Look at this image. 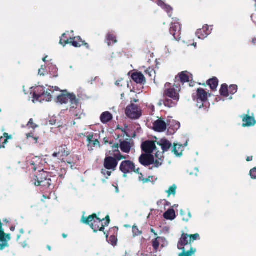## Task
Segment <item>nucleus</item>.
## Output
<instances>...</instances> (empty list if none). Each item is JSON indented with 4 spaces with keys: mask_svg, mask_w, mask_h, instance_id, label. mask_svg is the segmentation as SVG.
I'll return each mask as SVG.
<instances>
[{
    "mask_svg": "<svg viewBox=\"0 0 256 256\" xmlns=\"http://www.w3.org/2000/svg\"><path fill=\"white\" fill-rule=\"evenodd\" d=\"M58 87H50L46 90L42 86H38L35 88L33 91V102H50L52 100V95L54 91H58Z\"/></svg>",
    "mask_w": 256,
    "mask_h": 256,
    "instance_id": "obj_1",
    "label": "nucleus"
},
{
    "mask_svg": "<svg viewBox=\"0 0 256 256\" xmlns=\"http://www.w3.org/2000/svg\"><path fill=\"white\" fill-rule=\"evenodd\" d=\"M106 220L104 218L102 220L96 216V214H93L89 216L86 220H83L84 222L88 224L94 232L98 230L102 231L104 228L107 226L110 222V218L108 216H106Z\"/></svg>",
    "mask_w": 256,
    "mask_h": 256,
    "instance_id": "obj_2",
    "label": "nucleus"
},
{
    "mask_svg": "<svg viewBox=\"0 0 256 256\" xmlns=\"http://www.w3.org/2000/svg\"><path fill=\"white\" fill-rule=\"evenodd\" d=\"M56 100V102L61 104H66L69 102L70 104L71 111L72 109L78 108V100L76 96L73 94L68 93L66 90L62 91V94L57 96Z\"/></svg>",
    "mask_w": 256,
    "mask_h": 256,
    "instance_id": "obj_3",
    "label": "nucleus"
},
{
    "mask_svg": "<svg viewBox=\"0 0 256 256\" xmlns=\"http://www.w3.org/2000/svg\"><path fill=\"white\" fill-rule=\"evenodd\" d=\"M157 144L161 146L162 152H156L155 154L156 160L155 166L158 167L162 164L164 160L163 153L167 152L172 146L171 142L165 138H162L157 142Z\"/></svg>",
    "mask_w": 256,
    "mask_h": 256,
    "instance_id": "obj_4",
    "label": "nucleus"
},
{
    "mask_svg": "<svg viewBox=\"0 0 256 256\" xmlns=\"http://www.w3.org/2000/svg\"><path fill=\"white\" fill-rule=\"evenodd\" d=\"M190 235L183 234L178 244V248L179 250H183V252L179 254L178 256H192L196 252L195 248H190V250L184 252V246L188 244L190 242Z\"/></svg>",
    "mask_w": 256,
    "mask_h": 256,
    "instance_id": "obj_5",
    "label": "nucleus"
},
{
    "mask_svg": "<svg viewBox=\"0 0 256 256\" xmlns=\"http://www.w3.org/2000/svg\"><path fill=\"white\" fill-rule=\"evenodd\" d=\"M193 100L199 108H203L207 102L208 92L202 88H198L196 94L193 95Z\"/></svg>",
    "mask_w": 256,
    "mask_h": 256,
    "instance_id": "obj_6",
    "label": "nucleus"
},
{
    "mask_svg": "<svg viewBox=\"0 0 256 256\" xmlns=\"http://www.w3.org/2000/svg\"><path fill=\"white\" fill-rule=\"evenodd\" d=\"M126 114L130 118L138 119L142 115V110L138 105L132 104L126 107Z\"/></svg>",
    "mask_w": 256,
    "mask_h": 256,
    "instance_id": "obj_7",
    "label": "nucleus"
},
{
    "mask_svg": "<svg viewBox=\"0 0 256 256\" xmlns=\"http://www.w3.org/2000/svg\"><path fill=\"white\" fill-rule=\"evenodd\" d=\"M60 42L63 46H65L66 44L70 43L74 47H80L84 44H84V42L82 40L80 36L74 38H70L69 40L66 37L65 34H62Z\"/></svg>",
    "mask_w": 256,
    "mask_h": 256,
    "instance_id": "obj_8",
    "label": "nucleus"
},
{
    "mask_svg": "<svg viewBox=\"0 0 256 256\" xmlns=\"http://www.w3.org/2000/svg\"><path fill=\"white\" fill-rule=\"evenodd\" d=\"M120 168L124 174L132 172L139 173V168L136 169L134 163L129 160L122 162L120 164Z\"/></svg>",
    "mask_w": 256,
    "mask_h": 256,
    "instance_id": "obj_9",
    "label": "nucleus"
},
{
    "mask_svg": "<svg viewBox=\"0 0 256 256\" xmlns=\"http://www.w3.org/2000/svg\"><path fill=\"white\" fill-rule=\"evenodd\" d=\"M155 156H154L152 154L148 153L142 154L139 158L140 162L144 166H150L152 164L155 165L156 162Z\"/></svg>",
    "mask_w": 256,
    "mask_h": 256,
    "instance_id": "obj_10",
    "label": "nucleus"
},
{
    "mask_svg": "<svg viewBox=\"0 0 256 256\" xmlns=\"http://www.w3.org/2000/svg\"><path fill=\"white\" fill-rule=\"evenodd\" d=\"M47 176L48 173L46 172H40L38 176H36L37 180L34 182V184L37 186L42 185L49 186L50 185V180L46 178Z\"/></svg>",
    "mask_w": 256,
    "mask_h": 256,
    "instance_id": "obj_11",
    "label": "nucleus"
},
{
    "mask_svg": "<svg viewBox=\"0 0 256 256\" xmlns=\"http://www.w3.org/2000/svg\"><path fill=\"white\" fill-rule=\"evenodd\" d=\"M180 91V88L177 84H175L173 88H167L164 91V95L166 98H178L180 99L178 92Z\"/></svg>",
    "mask_w": 256,
    "mask_h": 256,
    "instance_id": "obj_12",
    "label": "nucleus"
},
{
    "mask_svg": "<svg viewBox=\"0 0 256 256\" xmlns=\"http://www.w3.org/2000/svg\"><path fill=\"white\" fill-rule=\"evenodd\" d=\"M167 128L166 122L162 118H160L153 123V129L154 131L162 132Z\"/></svg>",
    "mask_w": 256,
    "mask_h": 256,
    "instance_id": "obj_13",
    "label": "nucleus"
},
{
    "mask_svg": "<svg viewBox=\"0 0 256 256\" xmlns=\"http://www.w3.org/2000/svg\"><path fill=\"white\" fill-rule=\"evenodd\" d=\"M166 124L168 132L170 134H174L180 128V122L172 119L167 120Z\"/></svg>",
    "mask_w": 256,
    "mask_h": 256,
    "instance_id": "obj_14",
    "label": "nucleus"
},
{
    "mask_svg": "<svg viewBox=\"0 0 256 256\" xmlns=\"http://www.w3.org/2000/svg\"><path fill=\"white\" fill-rule=\"evenodd\" d=\"M142 148L145 153L150 154L156 150L155 142L152 140H146L143 142L142 144Z\"/></svg>",
    "mask_w": 256,
    "mask_h": 256,
    "instance_id": "obj_15",
    "label": "nucleus"
},
{
    "mask_svg": "<svg viewBox=\"0 0 256 256\" xmlns=\"http://www.w3.org/2000/svg\"><path fill=\"white\" fill-rule=\"evenodd\" d=\"M170 34L173 36L175 40H179L180 34V23L176 22H172L170 29Z\"/></svg>",
    "mask_w": 256,
    "mask_h": 256,
    "instance_id": "obj_16",
    "label": "nucleus"
},
{
    "mask_svg": "<svg viewBox=\"0 0 256 256\" xmlns=\"http://www.w3.org/2000/svg\"><path fill=\"white\" fill-rule=\"evenodd\" d=\"M116 160L112 156L106 157L104 162V166L108 170H114L118 166Z\"/></svg>",
    "mask_w": 256,
    "mask_h": 256,
    "instance_id": "obj_17",
    "label": "nucleus"
},
{
    "mask_svg": "<svg viewBox=\"0 0 256 256\" xmlns=\"http://www.w3.org/2000/svg\"><path fill=\"white\" fill-rule=\"evenodd\" d=\"M133 147L134 142L131 140H120V148L122 152L128 154Z\"/></svg>",
    "mask_w": 256,
    "mask_h": 256,
    "instance_id": "obj_18",
    "label": "nucleus"
},
{
    "mask_svg": "<svg viewBox=\"0 0 256 256\" xmlns=\"http://www.w3.org/2000/svg\"><path fill=\"white\" fill-rule=\"evenodd\" d=\"M68 155V152L67 151V148L66 146H62L58 148V152H54L52 154V156L58 158L60 160H64V158Z\"/></svg>",
    "mask_w": 256,
    "mask_h": 256,
    "instance_id": "obj_19",
    "label": "nucleus"
},
{
    "mask_svg": "<svg viewBox=\"0 0 256 256\" xmlns=\"http://www.w3.org/2000/svg\"><path fill=\"white\" fill-rule=\"evenodd\" d=\"M212 29H210L208 25L203 26L201 29H198L196 32V35L200 39H204L211 33Z\"/></svg>",
    "mask_w": 256,
    "mask_h": 256,
    "instance_id": "obj_20",
    "label": "nucleus"
},
{
    "mask_svg": "<svg viewBox=\"0 0 256 256\" xmlns=\"http://www.w3.org/2000/svg\"><path fill=\"white\" fill-rule=\"evenodd\" d=\"M167 244L166 239L162 237H157L152 242V246L156 251H157L159 246L164 247Z\"/></svg>",
    "mask_w": 256,
    "mask_h": 256,
    "instance_id": "obj_21",
    "label": "nucleus"
},
{
    "mask_svg": "<svg viewBox=\"0 0 256 256\" xmlns=\"http://www.w3.org/2000/svg\"><path fill=\"white\" fill-rule=\"evenodd\" d=\"M242 126H254L256 121L253 116L248 115H244L242 116Z\"/></svg>",
    "mask_w": 256,
    "mask_h": 256,
    "instance_id": "obj_22",
    "label": "nucleus"
},
{
    "mask_svg": "<svg viewBox=\"0 0 256 256\" xmlns=\"http://www.w3.org/2000/svg\"><path fill=\"white\" fill-rule=\"evenodd\" d=\"M176 78H178V80H180L181 82L184 83L189 82L192 78V75L186 71L182 72Z\"/></svg>",
    "mask_w": 256,
    "mask_h": 256,
    "instance_id": "obj_23",
    "label": "nucleus"
},
{
    "mask_svg": "<svg viewBox=\"0 0 256 256\" xmlns=\"http://www.w3.org/2000/svg\"><path fill=\"white\" fill-rule=\"evenodd\" d=\"M113 118L112 115L108 112H105L102 114L100 120L104 124H106L110 122Z\"/></svg>",
    "mask_w": 256,
    "mask_h": 256,
    "instance_id": "obj_24",
    "label": "nucleus"
},
{
    "mask_svg": "<svg viewBox=\"0 0 256 256\" xmlns=\"http://www.w3.org/2000/svg\"><path fill=\"white\" fill-rule=\"evenodd\" d=\"M187 142L183 146L182 144H174L172 152L176 156H180L184 150V148L187 146Z\"/></svg>",
    "mask_w": 256,
    "mask_h": 256,
    "instance_id": "obj_25",
    "label": "nucleus"
},
{
    "mask_svg": "<svg viewBox=\"0 0 256 256\" xmlns=\"http://www.w3.org/2000/svg\"><path fill=\"white\" fill-rule=\"evenodd\" d=\"M178 100H179L178 98H175V99H174L166 98L164 100V104L166 106L172 108L177 104Z\"/></svg>",
    "mask_w": 256,
    "mask_h": 256,
    "instance_id": "obj_26",
    "label": "nucleus"
},
{
    "mask_svg": "<svg viewBox=\"0 0 256 256\" xmlns=\"http://www.w3.org/2000/svg\"><path fill=\"white\" fill-rule=\"evenodd\" d=\"M132 79L138 84H142L144 81V77L140 72L134 73L132 76Z\"/></svg>",
    "mask_w": 256,
    "mask_h": 256,
    "instance_id": "obj_27",
    "label": "nucleus"
},
{
    "mask_svg": "<svg viewBox=\"0 0 256 256\" xmlns=\"http://www.w3.org/2000/svg\"><path fill=\"white\" fill-rule=\"evenodd\" d=\"M176 213L173 208H170L164 214V217L166 220H174L176 218Z\"/></svg>",
    "mask_w": 256,
    "mask_h": 256,
    "instance_id": "obj_28",
    "label": "nucleus"
},
{
    "mask_svg": "<svg viewBox=\"0 0 256 256\" xmlns=\"http://www.w3.org/2000/svg\"><path fill=\"white\" fill-rule=\"evenodd\" d=\"M26 139L31 143L36 144L38 136H36L34 131L26 134Z\"/></svg>",
    "mask_w": 256,
    "mask_h": 256,
    "instance_id": "obj_29",
    "label": "nucleus"
},
{
    "mask_svg": "<svg viewBox=\"0 0 256 256\" xmlns=\"http://www.w3.org/2000/svg\"><path fill=\"white\" fill-rule=\"evenodd\" d=\"M158 4L167 12L169 16H172V9L170 6L166 4L161 0L158 1Z\"/></svg>",
    "mask_w": 256,
    "mask_h": 256,
    "instance_id": "obj_30",
    "label": "nucleus"
},
{
    "mask_svg": "<svg viewBox=\"0 0 256 256\" xmlns=\"http://www.w3.org/2000/svg\"><path fill=\"white\" fill-rule=\"evenodd\" d=\"M207 84L210 86V88L212 90H214L218 86V80L216 78H213L209 80Z\"/></svg>",
    "mask_w": 256,
    "mask_h": 256,
    "instance_id": "obj_31",
    "label": "nucleus"
},
{
    "mask_svg": "<svg viewBox=\"0 0 256 256\" xmlns=\"http://www.w3.org/2000/svg\"><path fill=\"white\" fill-rule=\"evenodd\" d=\"M96 146H100V142L98 139L89 142L88 144V148L89 151L93 150L94 148Z\"/></svg>",
    "mask_w": 256,
    "mask_h": 256,
    "instance_id": "obj_32",
    "label": "nucleus"
},
{
    "mask_svg": "<svg viewBox=\"0 0 256 256\" xmlns=\"http://www.w3.org/2000/svg\"><path fill=\"white\" fill-rule=\"evenodd\" d=\"M221 96L224 97H228V86L226 84H223L220 90Z\"/></svg>",
    "mask_w": 256,
    "mask_h": 256,
    "instance_id": "obj_33",
    "label": "nucleus"
},
{
    "mask_svg": "<svg viewBox=\"0 0 256 256\" xmlns=\"http://www.w3.org/2000/svg\"><path fill=\"white\" fill-rule=\"evenodd\" d=\"M106 40H108V46H110L111 44H114L117 42L116 37L111 33H108V34Z\"/></svg>",
    "mask_w": 256,
    "mask_h": 256,
    "instance_id": "obj_34",
    "label": "nucleus"
},
{
    "mask_svg": "<svg viewBox=\"0 0 256 256\" xmlns=\"http://www.w3.org/2000/svg\"><path fill=\"white\" fill-rule=\"evenodd\" d=\"M40 161V158L38 157H34V158H32L31 162H30V164H31V165L32 166V168L34 170H36V169L38 168V164L37 163H40L39 162Z\"/></svg>",
    "mask_w": 256,
    "mask_h": 256,
    "instance_id": "obj_35",
    "label": "nucleus"
},
{
    "mask_svg": "<svg viewBox=\"0 0 256 256\" xmlns=\"http://www.w3.org/2000/svg\"><path fill=\"white\" fill-rule=\"evenodd\" d=\"M48 68L49 70L50 74L52 76H57L58 68H56V66H54L52 64L49 65Z\"/></svg>",
    "mask_w": 256,
    "mask_h": 256,
    "instance_id": "obj_36",
    "label": "nucleus"
},
{
    "mask_svg": "<svg viewBox=\"0 0 256 256\" xmlns=\"http://www.w3.org/2000/svg\"><path fill=\"white\" fill-rule=\"evenodd\" d=\"M176 186L175 184H173L172 186H170L168 190L166 191L168 196H170L171 194L174 196L176 193Z\"/></svg>",
    "mask_w": 256,
    "mask_h": 256,
    "instance_id": "obj_37",
    "label": "nucleus"
},
{
    "mask_svg": "<svg viewBox=\"0 0 256 256\" xmlns=\"http://www.w3.org/2000/svg\"><path fill=\"white\" fill-rule=\"evenodd\" d=\"M228 94H234L237 92L238 86L236 85H231L229 87V88L228 89Z\"/></svg>",
    "mask_w": 256,
    "mask_h": 256,
    "instance_id": "obj_38",
    "label": "nucleus"
},
{
    "mask_svg": "<svg viewBox=\"0 0 256 256\" xmlns=\"http://www.w3.org/2000/svg\"><path fill=\"white\" fill-rule=\"evenodd\" d=\"M132 232L134 236H138L142 234V232L138 230L136 226H132Z\"/></svg>",
    "mask_w": 256,
    "mask_h": 256,
    "instance_id": "obj_39",
    "label": "nucleus"
},
{
    "mask_svg": "<svg viewBox=\"0 0 256 256\" xmlns=\"http://www.w3.org/2000/svg\"><path fill=\"white\" fill-rule=\"evenodd\" d=\"M86 138H87V140L88 141V142H90L91 141H93L94 140H96L98 139V136L96 134H94L93 133L92 134H88L87 136H86Z\"/></svg>",
    "mask_w": 256,
    "mask_h": 256,
    "instance_id": "obj_40",
    "label": "nucleus"
},
{
    "mask_svg": "<svg viewBox=\"0 0 256 256\" xmlns=\"http://www.w3.org/2000/svg\"><path fill=\"white\" fill-rule=\"evenodd\" d=\"M114 156L115 157V158L116 160H120L122 159H126V157L124 156H123L120 152H118L116 153H114Z\"/></svg>",
    "mask_w": 256,
    "mask_h": 256,
    "instance_id": "obj_41",
    "label": "nucleus"
},
{
    "mask_svg": "<svg viewBox=\"0 0 256 256\" xmlns=\"http://www.w3.org/2000/svg\"><path fill=\"white\" fill-rule=\"evenodd\" d=\"M26 126L28 128H32L33 130L38 127V126L34 123L33 120L32 118L30 119L29 122H28Z\"/></svg>",
    "mask_w": 256,
    "mask_h": 256,
    "instance_id": "obj_42",
    "label": "nucleus"
},
{
    "mask_svg": "<svg viewBox=\"0 0 256 256\" xmlns=\"http://www.w3.org/2000/svg\"><path fill=\"white\" fill-rule=\"evenodd\" d=\"M190 243L191 242H194L195 240H196L200 238V236L198 234H196L192 235H190Z\"/></svg>",
    "mask_w": 256,
    "mask_h": 256,
    "instance_id": "obj_43",
    "label": "nucleus"
},
{
    "mask_svg": "<svg viewBox=\"0 0 256 256\" xmlns=\"http://www.w3.org/2000/svg\"><path fill=\"white\" fill-rule=\"evenodd\" d=\"M108 242H110V244L112 246H114L116 244V238L114 236H112L110 237L109 240H108Z\"/></svg>",
    "mask_w": 256,
    "mask_h": 256,
    "instance_id": "obj_44",
    "label": "nucleus"
},
{
    "mask_svg": "<svg viewBox=\"0 0 256 256\" xmlns=\"http://www.w3.org/2000/svg\"><path fill=\"white\" fill-rule=\"evenodd\" d=\"M250 176L252 178L256 179V168H253L250 170Z\"/></svg>",
    "mask_w": 256,
    "mask_h": 256,
    "instance_id": "obj_45",
    "label": "nucleus"
},
{
    "mask_svg": "<svg viewBox=\"0 0 256 256\" xmlns=\"http://www.w3.org/2000/svg\"><path fill=\"white\" fill-rule=\"evenodd\" d=\"M102 173L104 176H109L111 175L112 172L110 171H109V170L106 168V169H102Z\"/></svg>",
    "mask_w": 256,
    "mask_h": 256,
    "instance_id": "obj_46",
    "label": "nucleus"
},
{
    "mask_svg": "<svg viewBox=\"0 0 256 256\" xmlns=\"http://www.w3.org/2000/svg\"><path fill=\"white\" fill-rule=\"evenodd\" d=\"M44 68L45 67L44 66H42L41 68L38 70V74L40 76H44Z\"/></svg>",
    "mask_w": 256,
    "mask_h": 256,
    "instance_id": "obj_47",
    "label": "nucleus"
},
{
    "mask_svg": "<svg viewBox=\"0 0 256 256\" xmlns=\"http://www.w3.org/2000/svg\"><path fill=\"white\" fill-rule=\"evenodd\" d=\"M192 217L190 212H188V216H184L182 219L184 220L188 221L190 218Z\"/></svg>",
    "mask_w": 256,
    "mask_h": 256,
    "instance_id": "obj_48",
    "label": "nucleus"
},
{
    "mask_svg": "<svg viewBox=\"0 0 256 256\" xmlns=\"http://www.w3.org/2000/svg\"><path fill=\"white\" fill-rule=\"evenodd\" d=\"M112 150L114 152H119L118 150V144H114L112 146Z\"/></svg>",
    "mask_w": 256,
    "mask_h": 256,
    "instance_id": "obj_49",
    "label": "nucleus"
},
{
    "mask_svg": "<svg viewBox=\"0 0 256 256\" xmlns=\"http://www.w3.org/2000/svg\"><path fill=\"white\" fill-rule=\"evenodd\" d=\"M146 74H148L149 76H152V73L154 72V70L151 68H149L146 71Z\"/></svg>",
    "mask_w": 256,
    "mask_h": 256,
    "instance_id": "obj_50",
    "label": "nucleus"
},
{
    "mask_svg": "<svg viewBox=\"0 0 256 256\" xmlns=\"http://www.w3.org/2000/svg\"><path fill=\"white\" fill-rule=\"evenodd\" d=\"M252 159V156H248V157L246 160L248 162H250V161H251Z\"/></svg>",
    "mask_w": 256,
    "mask_h": 256,
    "instance_id": "obj_51",
    "label": "nucleus"
},
{
    "mask_svg": "<svg viewBox=\"0 0 256 256\" xmlns=\"http://www.w3.org/2000/svg\"><path fill=\"white\" fill-rule=\"evenodd\" d=\"M150 230H151V232H153V233L154 234V235H155L156 236H157V234H156V232H154V229L152 228Z\"/></svg>",
    "mask_w": 256,
    "mask_h": 256,
    "instance_id": "obj_52",
    "label": "nucleus"
},
{
    "mask_svg": "<svg viewBox=\"0 0 256 256\" xmlns=\"http://www.w3.org/2000/svg\"><path fill=\"white\" fill-rule=\"evenodd\" d=\"M10 229V230L12 231H14V230H15V227L14 226H12Z\"/></svg>",
    "mask_w": 256,
    "mask_h": 256,
    "instance_id": "obj_53",
    "label": "nucleus"
},
{
    "mask_svg": "<svg viewBox=\"0 0 256 256\" xmlns=\"http://www.w3.org/2000/svg\"><path fill=\"white\" fill-rule=\"evenodd\" d=\"M120 81L118 80L116 82V84L117 86H120Z\"/></svg>",
    "mask_w": 256,
    "mask_h": 256,
    "instance_id": "obj_54",
    "label": "nucleus"
},
{
    "mask_svg": "<svg viewBox=\"0 0 256 256\" xmlns=\"http://www.w3.org/2000/svg\"><path fill=\"white\" fill-rule=\"evenodd\" d=\"M252 42L254 44L256 42V39H253L252 40Z\"/></svg>",
    "mask_w": 256,
    "mask_h": 256,
    "instance_id": "obj_55",
    "label": "nucleus"
},
{
    "mask_svg": "<svg viewBox=\"0 0 256 256\" xmlns=\"http://www.w3.org/2000/svg\"><path fill=\"white\" fill-rule=\"evenodd\" d=\"M172 207L174 208H176L178 207V204H174Z\"/></svg>",
    "mask_w": 256,
    "mask_h": 256,
    "instance_id": "obj_56",
    "label": "nucleus"
},
{
    "mask_svg": "<svg viewBox=\"0 0 256 256\" xmlns=\"http://www.w3.org/2000/svg\"><path fill=\"white\" fill-rule=\"evenodd\" d=\"M170 202H166V204H165V206H166H166H169V205H170Z\"/></svg>",
    "mask_w": 256,
    "mask_h": 256,
    "instance_id": "obj_57",
    "label": "nucleus"
},
{
    "mask_svg": "<svg viewBox=\"0 0 256 256\" xmlns=\"http://www.w3.org/2000/svg\"><path fill=\"white\" fill-rule=\"evenodd\" d=\"M20 233L23 234L24 232L23 229H21L20 230Z\"/></svg>",
    "mask_w": 256,
    "mask_h": 256,
    "instance_id": "obj_58",
    "label": "nucleus"
},
{
    "mask_svg": "<svg viewBox=\"0 0 256 256\" xmlns=\"http://www.w3.org/2000/svg\"><path fill=\"white\" fill-rule=\"evenodd\" d=\"M184 212L182 210L180 211V214H181V215H184Z\"/></svg>",
    "mask_w": 256,
    "mask_h": 256,
    "instance_id": "obj_59",
    "label": "nucleus"
},
{
    "mask_svg": "<svg viewBox=\"0 0 256 256\" xmlns=\"http://www.w3.org/2000/svg\"><path fill=\"white\" fill-rule=\"evenodd\" d=\"M46 57H44V58H43L42 60L44 62H46Z\"/></svg>",
    "mask_w": 256,
    "mask_h": 256,
    "instance_id": "obj_60",
    "label": "nucleus"
},
{
    "mask_svg": "<svg viewBox=\"0 0 256 256\" xmlns=\"http://www.w3.org/2000/svg\"><path fill=\"white\" fill-rule=\"evenodd\" d=\"M62 236L64 238L66 237V235L65 234H63Z\"/></svg>",
    "mask_w": 256,
    "mask_h": 256,
    "instance_id": "obj_61",
    "label": "nucleus"
},
{
    "mask_svg": "<svg viewBox=\"0 0 256 256\" xmlns=\"http://www.w3.org/2000/svg\"><path fill=\"white\" fill-rule=\"evenodd\" d=\"M193 46H194L195 47L196 46V43H194L193 44Z\"/></svg>",
    "mask_w": 256,
    "mask_h": 256,
    "instance_id": "obj_62",
    "label": "nucleus"
},
{
    "mask_svg": "<svg viewBox=\"0 0 256 256\" xmlns=\"http://www.w3.org/2000/svg\"><path fill=\"white\" fill-rule=\"evenodd\" d=\"M48 248L50 250H51V248L50 246H48Z\"/></svg>",
    "mask_w": 256,
    "mask_h": 256,
    "instance_id": "obj_63",
    "label": "nucleus"
},
{
    "mask_svg": "<svg viewBox=\"0 0 256 256\" xmlns=\"http://www.w3.org/2000/svg\"><path fill=\"white\" fill-rule=\"evenodd\" d=\"M26 246V244H24L22 245V246H23L24 248V247Z\"/></svg>",
    "mask_w": 256,
    "mask_h": 256,
    "instance_id": "obj_64",
    "label": "nucleus"
}]
</instances>
